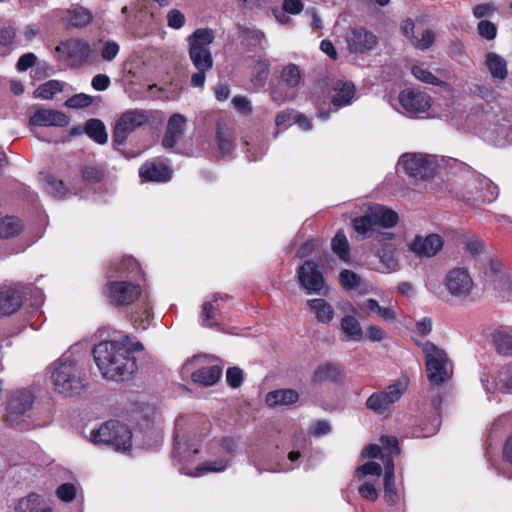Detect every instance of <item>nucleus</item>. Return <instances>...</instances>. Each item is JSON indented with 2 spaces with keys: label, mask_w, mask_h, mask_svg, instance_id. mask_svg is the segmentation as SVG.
Masks as SVG:
<instances>
[{
  "label": "nucleus",
  "mask_w": 512,
  "mask_h": 512,
  "mask_svg": "<svg viewBox=\"0 0 512 512\" xmlns=\"http://www.w3.org/2000/svg\"><path fill=\"white\" fill-rule=\"evenodd\" d=\"M168 26L173 29H180L185 24V16L178 9H172L167 14Z\"/></svg>",
  "instance_id": "obj_56"
},
{
  "label": "nucleus",
  "mask_w": 512,
  "mask_h": 512,
  "mask_svg": "<svg viewBox=\"0 0 512 512\" xmlns=\"http://www.w3.org/2000/svg\"><path fill=\"white\" fill-rule=\"evenodd\" d=\"M435 41V34L431 29H426L422 32L421 38L417 40L416 48L420 50L429 49Z\"/></svg>",
  "instance_id": "obj_58"
},
{
  "label": "nucleus",
  "mask_w": 512,
  "mask_h": 512,
  "mask_svg": "<svg viewBox=\"0 0 512 512\" xmlns=\"http://www.w3.org/2000/svg\"><path fill=\"white\" fill-rule=\"evenodd\" d=\"M45 190L57 199H63L68 195V188L64 182L50 173L43 175Z\"/></svg>",
  "instance_id": "obj_38"
},
{
  "label": "nucleus",
  "mask_w": 512,
  "mask_h": 512,
  "mask_svg": "<svg viewBox=\"0 0 512 512\" xmlns=\"http://www.w3.org/2000/svg\"><path fill=\"white\" fill-rule=\"evenodd\" d=\"M188 55L197 72L191 75L192 87L203 88L206 73L213 68V57L209 45L214 41L213 31L209 28L196 29L188 38Z\"/></svg>",
  "instance_id": "obj_2"
},
{
  "label": "nucleus",
  "mask_w": 512,
  "mask_h": 512,
  "mask_svg": "<svg viewBox=\"0 0 512 512\" xmlns=\"http://www.w3.org/2000/svg\"><path fill=\"white\" fill-rule=\"evenodd\" d=\"M215 139L219 152L225 156L230 154L235 148L234 130L224 122H217Z\"/></svg>",
  "instance_id": "obj_25"
},
{
  "label": "nucleus",
  "mask_w": 512,
  "mask_h": 512,
  "mask_svg": "<svg viewBox=\"0 0 512 512\" xmlns=\"http://www.w3.org/2000/svg\"><path fill=\"white\" fill-rule=\"evenodd\" d=\"M141 342L125 335L120 340L101 341L93 347L94 361L102 376L114 381L130 379L138 370L135 352L143 351Z\"/></svg>",
  "instance_id": "obj_1"
},
{
  "label": "nucleus",
  "mask_w": 512,
  "mask_h": 512,
  "mask_svg": "<svg viewBox=\"0 0 512 512\" xmlns=\"http://www.w3.org/2000/svg\"><path fill=\"white\" fill-rule=\"evenodd\" d=\"M303 8L304 4L302 0H284L282 4L284 12L293 15L301 13Z\"/></svg>",
  "instance_id": "obj_60"
},
{
  "label": "nucleus",
  "mask_w": 512,
  "mask_h": 512,
  "mask_svg": "<svg viewBox=\"0 0 512 512\" xmlns=\"http://www.w3.org/2000/svg\"><path fill=\"white\" fill-rule=\"evenodd\" d=\"M37 57L34 53L28 52L20 56L16 68L18 71H26L35 65Z\"/></svg>",
  "instance_id": "obj_59"
},
{
  "label": "nucleus",
  "mask_w": 512,
  "mask_h": 512,
  "mask_svg": "<svg viewBox=\"0 0 512 512\" xmlns=\"http://www.w3.org/2000/svg\"><path fill=\"white\" fill-rule=\"evenodd\" d=\"M496 10L497 8L492 2L478 4L473 7V16L477 19H482L493 15Z\"/></svg>",
  "instance_id": "obj_55"
},
{
  "label": "nucleus",
  "mask_w": 512,
  "mask_h": 512,
  "mask_svg": "<svg viewBox=\"0 0 512 512\" xmlns=\"http://www.w3.org/2000/svg\"><path fill=\"white\" fill-rule=\"evenodd\" d=\"M331 249L333 253L343 262L349 263L351 260L350 245L342 229L338 230L331 240Z\"/></svg>",
  "instance_id": "obj_33"
},
{
  "label": "nucleus",
  "mask_w": 512,
  "mask_h": 512,
  "mask_svg": "<svg viewBox=\"0 0 512 512\" xmlns=\"http://www.w3.org/2000/svg\"><path fill=\"white\" fill-rule=\"evenodd\" d=\"M93 103V98L90 95L79 93L71 96L68 98L65 102V105L68 108H86L90 106Z\"/></svg>",
  "instance_id": "obj_47"
},
{
  "label": "nucleus",
  "mask_w": 512,
  "mask_h": 512,
  "mask_svg": "<svg viewBox=\"0 0 512 512\" xmlns=\"http://www.w3.org/2000/svg\"><path fill=\"white\" fill-rule=\"evenodd\" d=\"M84 132L98 144H105L108 140L105 125L100 119L92 118L87 120Z\"/></svg>",
  "instance_id": "obj_36"
},
{
  "label": "nucleus",
  "mask_w": 512,
  "mask_h": 512,
  "mask_svg": "<svg viewBox=\"0 0 512 512\" xmlns=\"http://www.w3.org/2000/svg\"><path fill=\"white\" fill-rule=\"evenodd\" d=\"M367 337L372 342H380L385 338V332L378 325H370L367 328Z\"/></svg>",
  "instance_id": "obj_64"
},
{
  "label": "nucleus",
  "mask_w": 512,
  "mask_h": 512,
  "mask_svg": "<svg viewBox=\"0 0 512 512\" xmlns=\"http://www.w3.org/2000/svg\"><path fill=\"white\" fill-rule=\"evenodd\" d=\"M220 310L221 307L217 298H213L211 301L204 303L202 305L201 312L202 325L205 327H214L220 325L222 320Z\"/></svg>",
  "instance_id": "obj_31"
},
{
  "label": "nucleus",
  "mask_w": 512,
  "mask_h": 512,
  "mask_svg": "<svg viewBox=\"0 0 512 512\" xmlns=\"http://www.w3.org/2000/svg\"><path fill=\"white\" fill-rule=\"evenodd\" d=\"M232 103L234 108L242 114H250L252 112V108L249 100L243 96H235L232 99Z\"/></svg>",
  "instance_id": "obj_61"
},
{
  "label": "nucleus",
  "mask_w": 512,
  "mask_h": 512,
  "mask_svg": "<svg viewBox=\"0 0 512 512\" xmlns=\"http://www.w3.org/2000/svg\"><path fill=\"white\" fill-rule=\"evenodd\" d=\"M239 32L241 36L248 40L251 45L262 48V43L265 41L264 32L249 27H240Z\"/></svg>",
  "instance_id": "obj_44"
},
{
  "label": "nucleus",
  "mask_w": 512,
  "mask_h": 512,
  "mask_svg": "<svg viewBox=\"0 0 512 512\" xmlns=\"http://www.w3.org/2000/svg\"><path fill=\"white\" fill-rule=\"evenodd\" d=\"M243 371L237 366L229 367L226 372V381L231 388H239L243 383Z\"/></svg>",
  "instance_id": "obj_50"
},
{
  "label": "nucleus",
  "mask_w": 512,
  "mask_h": 512,
  "mask_svg": "<svg viewBox=\"0 0 512 512\" xmlns=\"http://www.w3.org/2000/svg\"><path fill=\"white\" fill-rule=\"evenodd\" d=\"M152 119L153 113L150 110L135 108L123 112L116 120L112 131L114 149L120 151L127 159L137 157L139 152L122 150L120 146L125 144L131 133L147 126Z\"/></svg>",
  "instance_id": "obj_4"
},
{
  "label": "nucleus",
  "mask_w": 512,
  "mask_h": 512,
  "mask_svg": "<svg viewBox=\"0 0 512 512\" xmlns=\"http://www.w3.org/2000/svg\"><path fill=\"white\" fill-rule=\"evenodd\" d=\"M139 176L147 182H167L172 177V170L162 163L146 161L139 169Z\"/></svg>",
  "instance_id": "obj_22"
},
{
  "label": "nucleus",
  "mask_w": 512,
  "mask_h": 512,
  "mask_svg": "<svg viewBox=\"0 0 512 512\" xmlns=\"http://www.w3.org/2000/svg\"><path fill=\"white\" fill-rule=\"evenodd\" d=\"M34 402L33 395L27 390H18L13 392L7 402L5 422L13 428H18L22 424V416L32 408Z\"/></svg>",
  "instance_id": "obj_12"
},
{
  "label": "nucleus",
  "mask_w": 512,
  "mask_h": 512,
  "mask_svg": "<svg viewBox=\"0 0 512 512\" xmlns=\"http://www.w3.org/2000/svg\"><path fill=\"white\" fill-rule=\"evenodd\" d=\"M341 331L344 334L343 341H361L363 330L359 321L352 315H345L341 319Z\"/></svg>",
  "instance_id": "obj_32"
},
{
  "label": "nucleus",
  "mask_w": 512,
  "mask_h": 512,
  "mask_svg": "<svg viewBox=\"0 0 512 512\" xmlns=\"http://www.w3.org/2000/svg\"><path fill=\"white\" fill-rule=\"evenodd\" d=\"M77 489L73 483H63L56 489V496L63 502H71L75 499Z\"/></svg>",
  "instance_id": "obj_48"
},
{
  "label": "nucleus",
  "mask_w": 512,
  "mask_h": 512,
  "mask_svg": "<svg viewBox=\"0 0 512 512\" xmlns=\"http://www.w3.org/2000/svg\"><path fill=\"white\" fill-rule=\"evenodd\" d=\"M91 441L108 445L118 452H126L132 448V432L125 424L109 420L91 432Z\"/></svg>",
  "instance_id": "obj_6"
},
{
  "label": "nucleus",
  "mask_w": 512,
  "mask_h": 512,
  "mask_svg": "<svg viewBox=\"0 0 512 512\" xmlns=\"http://www.w3.org/2000/svg\"><path fill=\"white\" fill-rule=\"evenodd\" d=\"M331 103L337 108L350 105L355 96V85L349 81L337 80L332 86Z\"/></svg>",
  "instance_id": "obj_23"
},
{
  "label": "nucleus",
  "mask_w": 512,
  "mask_h": 512,
  "mask_svg": "<svg viewBox=\"0 0 512 512\" xmlns=\"http://www.w3.org/2000/svg\"><path fill=\"white\" fill-rule=\"evenodd\" d=\"M422 347L425 356L427 378L434 386H439L451 379L453 370L450 367L446 352L430 341L417 343Z\"/></svg>",
  "instance_id": "obj_5"
},
{
  "label": "nucleus",
  "mask_w": 512,
  "mask_h": 512,
  "mask_svg": "<svg viewBox=\"0 0 512 512\" xmlns=\"http://www.w3.org/2000/svg\"><path fill=\"white\" fill-rule=\"evenodd\" d=\"M346 43L351 53L363 54L376 47L378 38L364 27H352L346 34Z\"/></svg>",
  "instance_id": "obj_14"
},
{
  "label": "nucleus",
  "mask_w": 512,
  "mask_h": 512,
  "mask_svg": "<svg viewBox=\"0 0 512 512\" xmlns=\"http://www.w3.org/2000/svg\"><path fill=\"white\" fill-rule=\"evenodd\" d=\"M342 376V370L338 364L325 362L314 370L311 380L315 384L324 382L338 383L342 380Z\"/></svg>",
  "instance_id": "obj_24"
},
{
  "label": "nucleus",
  "mask_w": 512,
  "mask_h": 512,
  "mask_svg": "<svg viewBox=\"0 0 512 512\" xmlns=\"http://www.w3.org/2000/svg\"><path fill=\"white\" fill-rule=\"evenodd\" d=\"M401 163L405 173L415 179L426 180L436 173V162L429 155L407 153L402 156Z\"/></svg>",
  "instance_id": "obj_11"
},
{
  "label": "nucleus",
  "mask_w": 512,
  "mask_h": 512,
  "mask_svg": "<svg viewBox=\"0 0 512 512\" xmlns=\"http://www.w3.org/2000/svg\"><path fill=\"white\" fill-rule=\"evenodd\" d=\"M485 66L495 80L504 81L508 76L507 61L495 52L485 55Z\"/></svg>",
  "instance_id": "obj_28"
},
{
  "label": "nucleus",
  "mask_w": 512,
  "mask_h": 512,
  "mask_svg": "<svg viewBox=\"0 0 512 512\" xmlns=\"http://www.w3.org/2000/svg\"><path fill=\"white\" fill-rule=\"evenodd\" d=\"M398 101L410 116L425 113L432 105V98L429 94L414 88L402 90L399 93Z\"/></svg>",
  "instance_id": "obj_13"
},
{
  "label": "nucleus",
  "mask_w": 512,
  "mask_h": 512,
  "mask_svg": "<svg viewBox=\"0 0 512 512\" xmlns=\"http://www.w3.org/2000/svg\"><path fill=\"white\" fill-rule=\"evenodd\" d=\"M352 227L353 229L359 234L362 235L364 238H369L372 236L373 232L375 231V221L372 217V213L369 209L365 211V213L361 216L355 217L352 219Z\"/></svg>",
  "instance_id": "obj_35"
},
{
  "label": "nucleus",
  "mask_w": 512,
  "mask_h": 512,
  "mask_svg": "<svg viewBox=\"0 0 512 512\" xmlns=\"http://www.w3.org/2000/svg\"><path fill=\"white\" fill-rule=\"evenodd\" d=\"M23 298V292L16 287H9L0 291V317L16 313L23 304Z\"/></svg>",
  "instance_id": "obj_20"
},
{
  "label": "nucleus",
  "mask_w": 512,
  "mask_h": 512,
  "mask_svg": "<svg viewBox=\"0 0 512 512\" xmlns=\"http://www.w3.org/2000/svg\"><path fill=\"white\" fill-rule=\"evenodd\" d=\"M280 78L287 87L296 88L300 84L302 74L297 65L290 63L282 68Z\"/></svg>",
  "instance_id": "obj_41"
},
{
  "label": "nucleus",
  "mask_w": 512,
  "mask_h": 512,
  "mask_svg": "<svg viewBox=\"0 0 512 512\" xmlns=\"http://www.w3.org/2000/svg\"><path fill=\"white\" fill-rule=\"evenodd\" d=\"M110 83V78L106 74H97L91 81V85L96 91H105Z\"/></svg>",
  "instance_id": "obj_63"
},
{
  "label": "nucleus",
  "mask_w": 512,
  "mask_h": 512,
  "mask_svg": "<svg viewBox=\"0 0 512 512\" xmlns=\"http://www.w3.org/2000/svg\"><path fill=\"white\" fill-rule=\"evenodd\" d=\"M21 219L16 216L0 217V238L9 239L18 236L23 230Z\"/></svg>",
  "instance_id": "obj_34"
},
{
  "label": "nucleus",
  "mask_w": 512,
  "mask_h": 512,
  "mask_svg": "<svg viewBox=\"0 0 512 512\" xmlns=\"http://www.w3.org/2000/svg\"><path fill=\"white\" fill-rule=\"evenodd\" d=\"M409 384V377L402 375L388 385L386 390L372 393L365 402L366 408L377 415L388 416L393 405L398 402L407 391Z\"/></svg>",
  "instance_id": "obj_7"
},
{
  "label": "nucleus",
  "mask_w": 512,
  "mask_h": 512,
  "mask_svg": "<svg viewBox=\"0 0 512 512\" xmlns=\"http://www.w3.org/2000/svg\"><path fill=\"white\" fill-rule=\"evenodd\" d=\"M51 380L55 391L65 396L78 394L86 385L84 370L67 355L61 356L53 364Z\"/></svg>",
  "instance_id": "obj_3"
},
{
  "label": "nucleus",
  "mask_w": 512,
  "mask_h": 512,
  "mask_svg": "<svg viewBox=\"0 0 512 512\" xmlns=\"http://www.w3.org/2000/svg\"><path fill=\"white\" fill-rule=\"evenodd\" d=\"M411 73L416 79H418L421 82H424L426 84H431L434 86H443L445 84L444 81H442L437 76H435L431 71H429L423 65L412 66Z\"/></svg>",
  "instance_id": "obj_42"
},
{
  "label": "nucleus",
  "mask_w": 512,
  "mask_h": 512,
  "mask_svg": "<svg viewBox=\"0 0 512 512\" xmlns=\"http://www.w3.org/2000/svg\"><path fill=\"white\" fill-rule=\"evenodd\" d=\"M475 194L469 191L467 203L473 207L489 204L497 198V188L487 180H479Z\"/></svg>",
  "instance_id": "obj_21"
},
{
  "label": "nucleus",
  "mask_w": 512,
  "mask_h": 512,
  "mask_svg": "<svg viewBox=\"0 0 512 512\" xmlns=\"http://www.w3.org/2000/svg\"><path fill=\"white\" fill-rule=\"evenodd\" d=\"M62 90V82L52 79L39 85L38 88L34 91V97L49 100L52 99L57 93L62 92Z\"/></svg>",
  "instance_id": "obj_40"
},
{
  "label": "nucleus",
  "mask_w": 512,
  "mask_h": 512,
  "mask_svg": "<svg viewBox=\"0 0 512 512\" xmlns=\"http://www.w3.org/2000/svg\"><path fill=\"white\" fill-rule=\"evenodd\" d=\"M359 495L371 502H375L378 499V491L374 484L366 482L362 484L358 489Z\"/></svg>",
  "instance_id": "obj_57"
},
{
  "label": "nucleus",
  "mask_w": 512,
  "mask_h": 512,
  "mask_svg": "<svg viewBox=\"0 0 512 512\" xmlns=\"http://www.w3.org/2000/svg\"><path fill=\"white\" fill-rule=\"evenodd\" d=\"M82 179L88 183H100L104 179V171L94 165L84 166L81 170Z\"/></svg>",
  "instance_id": "obj_45"
},
{
  "label": "nucleus",
  "mask_w": 512,
  "mask_h": 512,
  "mask_svg": "<svg viewBox=\"0 0 512 512\" xmlns=\"http://www.w3.org/2000/svg\"><path fill=\"white\" fill-rule=\"evenodd\" d=\"M222 376V367L219 365H211L202 367L191 374L194 383L202 386H212L216 384Z\"/></svg>",
  "instance_id": "obj_29"
},
{
  "label": "nucleus",
  "mask_w": 512,
  "mask_h": 512,
  "mask_svg": "<svg viewBox=\"0 0 512 512\" xmlns=\"http://www.w3.org/2000/svg\"><path fill=\"white\" fill-rule=\"evenodd\" d=\"M67 58L75 66L86 64L91 56L92 50L90 44L84 39H69L62 43Z\"/></svg>",
  "instance_id": "obj_18"
},
{
  "label": "nucleus",
  "mask_w": 512,
  "mask_h": 512,
  "mask_svg": "<svg viewBox=\"0 0 512 512\" xmlns=\"http://www.w3.org/2000/svg\"><path fill=\"white\" fill-rule=\"evenodd\" d=\"M29 124L38 127H65L69 124V118L61 111L39 108L30 116Z\"/></svg>",
  "instance_id": "obj_17"
},
{
  "label": "nucleus",
  "mask_w": 512,
  "mask_h": 512,
  "mask_svg": "<svg viewBox=\"0 0 512 512\" xmlns=\"http://www.w3.org/2000/svg\"><path fill=\"white\" fill-rule=\"evenodd\" d=\"M120 50L119 44L113 40H108L104 43L101 50V57L105 61H112L116 58Z\"/></svg>",
  "instance_id": "obj_54"
},
{
  "label": "nucleus",
  "mask_w": 512,
  "mask_h": 512,
  "mask_svg": "<svg viewBox=\"0 0 512 512\" xmlns=\"http://www.w3.org/2000/svg\"><path fill=\"white\" fill-rule=\"evenodd\" d=\"M106 280H145V274L140 263L132 256H124L112 261L105 272Z\"/></svg>",
  "instance_id": "obj_10"
},
{
  "label": "nucleus",
  "mask_w": 512,
  "mask_h": 512,
  "mask_svg": "<svg viewBox=\"0 0 512 512\" xmlns=\"http://www.w3.org/2000/svg\"><path fill=\"white\" fill-rule=\"evenodd\" d=\"M479 35L487 40H494L497 36V27L494 23L488 20H481L477 24Z\"/></svg>",
  "instance_id": "obj_49"
},
{
  "label": "nucleus",
  "mask_w": 512,
  "mask_h": 512,
  "mask_svg": "<svg viewBox=\"0 0 512 512\" xmlns=\"http://www.w3.org/2000/svg\"><path fill=\"white\" fill-rule=\"evenodd\" d=\"M297 280L307 294L326 295L328 288L317 262L306 260L297 268Z\"/></svg>",
  "instance_id": "obj_9"
},
{
  "label": "nucleus",
  "mask_w": 512,
  "mask_h": 512,
  "mask_svg": "<svg viewBox=\"0 0 512 512\" xmlns=\"http://www.w3.org/2000/svg\"><path fill=\"white\" fill-rule=\"evenodd\" d=\"M369 209L372 213V217L375 221L376 226H380L383 228H392L394 227L398 221V214L383 205L380 204H372L369 206Z\"/></svg>",
  "instance_id": "obj_26"
},
{
  "label": "nucleus",
  "mask_w": 512,
  "mask_h": 512,
  "mask_svg": "<svg viewBox=\"0 0 512 512\" xmlns=\"http://www.w3.org/2000/svg\"><path fill=\"white\" fill-rule=\"evenodd\" d=\"M102 294L112 307L121 308L133 304L140 298L142 286L140 282L131 280H107Z\"/></svg>",
  "instance_id": "obj_8"
},
{
  "label": "nucleus",
  "mask_w": 512,
  "mask_h": 512,
  "mask_svg": "<svg viewBox=\"0 0 512 512\" xmlns=\"http://www.w3.org/2000/svg\"><path fill=\"white\" fill-rule=\"evenodd\" d=\"M308 307L315 314L318 322L328 324L334 317V308L330 303L322 298L309 299L307 301Z\"/></svg>",
  "instance_id": "obj_30"
},
{
  "label": "nucleus",
  "mask_w": 512,
  "mask_h": 512,
  "mask_svg": "<svg viewBox=\"0 0 512 512\" xmlns=\"http://www.w3.org/2000/svg\"><path fill=\"white\" fill-rule=\"evenodd\" d=\"M295 115L296 113L293 110L281 111L276 115L275 123L278 127L285 126L287 124L290 125L295 122Z\"/></svg>",
  "instance_id": "obj_62"
},
{
  "label": "nucleus",
  "mask_w": 512,
  "mask_h": 512,
  "mask_svg": "<svg viewBox=\"0 0 512 512\" xmlns=\"http://www.w3.org/2000/svg\"><path fill=\"white\" fill-rule=\"evenodd\" d=\"M445 285L451 295L465 298L471 293L473 281L466 269L454 268L447 273Z\"/></svg>",
  "instance_id": "obj_15"
},
{
  "label": "nucleus",
  "mask_w": 512,
  "mask_h": 512,
  "mask_svg": "<svg viewBox=\"0 0 512 512\" xmlns=\"http://www.w3.org/2000/svg\"><path fill=\"white\" fill-rule=\"evenodd\" d=\"M382 473V467L379 463L374 461H368L363 465L359 466L356 470V474L359 477L367 475L380 476Z\"/></svg>",
  "instance_id": "obj_52"
},
{
  "label": "nucleus",
  "mask_w": 512,
  "mask_h": 512,
  "mask_svg": "<svg viewBox=\"0 0 512 512\" xmlns=\"http://www.w3.org/2000/svg\"><path fill=\"white\" fill-rule=\"evenodd\" d=\"M42 498L37 493H30L27 497L18 500L15 506L16 512H34L40 507Z\"/></svg>",
  "instance_id": "obj_43"
},
{
  "label": "nucleus",
  "mask_w": 512,
  "mask_h": 512,
  "mask_svg": "<svg viewBox=\"0 0 512 512\" xmlns=\"http://www.w3.org/2000/svg\"><path fill=\"white\" fill-rule=\"evenodd\" d=\"M186 119L179 113L173 114L168 122L162 138V146L166 149L174 148L185 132Z\"/></svg>",
  "instance_id": "obj_19"
},
{
  "label": "nucleus",
  "mask_w": 512,
  "mask_h": 512,
  "mask_svg": "<svg viewBox=\"0 0 512 512\" xmlns=\"http://www.w3.org/2000/svg\"><path fill=\"white\" fill-rule=\"evenodd\" d=\"M299 400V394L294 389H276L266 395V404L269 407L288 406Z\"/></svg>",
  "instance_id": "obj_27"
},
{
  "label": "nucleus",
  "mask_w": 512,
  "mask_h": 512,
  "mask_svg": "<svg viewBox=\"0 0 512 512\" xmlns=\"http://www.w3.org/2000/svg\"><path fill=\"white\" fill-rule=\"evenodd\" d=\"M340 284L346 290H352L358 287L361 283V278L355 272L344 269L339 275Z\"/></svg>",
  "instance_id": "obj_46"
},
{
  "label": "nucleus",
  "mask_w": 512,
  "mask_h": 512,
  "mask_svg": "<svg viewBox=\"0 0 512 512\" xmlns=\"http://www.w3.org/2000/svg\"><path fill=\"white\" fill-rule=\"evenodd\" d=\"M69 24L73 27L82 28L89 25L93 19L92 13L81 6L68 10Z\"/></svg>",
  "instance_id": "obj_39"
},
{
  "label": "nucleus",
  "mask_w": 512,
  "mask_h": 512,
  "mask_svg": "<svg viewBox=\"0 0 512 512\" xmlns=\"http://www.w3.org/2000/svg\"><path fill=\"white\" fill-rule=\"evenodd\" d=\"M444 245V240L439 234H429L426 237L416 235L409 245V249L418 257H433Z\"/></svg>",
  "instance_id": "obj_16"
},
{
  "label": "nucleus",
  "mask_w": 512,
  "mask_h": 512,
  "mask_svg": "<svg viewBox=\"0 0 512 512\" xmlns=\"http://www.w3.org/2000/svg\"><path fill=\"white\" fill-rule=\"evenodd\" d=\"M384 499L388 504H395L398 501V493L395 486L394 477H384Z\"/></svg>",
  "instance_id": "obj_51"
},
{
  "label": "nucleus",
  "mask_w": 512,
  "mask_h": 512,
  "mask_svg": "<svg viewBox=\"0 0 512 512\" xmlns=\"http://www.w3.org/2000/svg\"><path fill=\"white\" fill-rule=\"evenodd\" d=\"M229 461L226 459H218L215 461H206L197 467V470L204 472H221L228 466Z\"/></svg>",
  "instance_id": "obj_53"
},
{
  "label": "nucleus",
  "mask_w": 512,
  "mask_h": 512,
  "mask_svg": "<svg viewBox=\"0 0 512 512\" xmlns=\"http://www.w3.org/2000/svg\"><path fill=\"white\" fill-rule=\"evenodd\" d=\"M493 343L498 354L512 356V329H500L493 334Z\"/></svg>",
  "instance_id": "obj_37"
}]
</instances>
